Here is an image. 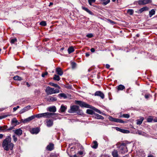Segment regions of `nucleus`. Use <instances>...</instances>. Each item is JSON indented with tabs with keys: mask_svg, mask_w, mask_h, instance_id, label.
<instances>
[{
	"mask_svg": "<svg viewBox=\"0 0 157 157\" xmlns=\"http://www.w3.org/2000/svg\"><path fill=\"white\" fill-rule=\"evenodd\" d=\"M152 120H153V119L152 118H148L147 119V121L148 122H151L152 121Z\"/></svg>",
	"mask_w": 157,
	"mask_h": 157,
	"instance_id": "13d9d810",
	"label": "nucleus"
},
{
	"mask_svg": "<svg viewBox=\"0 0 157 157\" xmlns=\"http://www.w3.org/2000/svg\"><path fill=\"white\" fill-rule=\"evenodd\" d=\"M48 110L50 112H55L56 111V108L55 106L49 107L48 108Z\"/></svg>",
	"mask_w": 157,
	"mask_h": 157,
	"instance_id": "f3484780",
	"label": "nucleus"
},
{
	"mask_svg": "<svg viewBox=\"0 0 157 157\" xmlns=\"http://www.w3.org/2000/svg\"><path fill=\"white\" fill-rule=\"evenodd\" d=\"M77 113L79 115H82L83 114L82 112V110H80L79 109L77 111Z\"/></svg>",
	"mask_w": 157,
	"mask_h": 157,
	"instance_id": "6e6d98bb",
	"label": "nucleus"
},
{
	"mask_svg": "<svg viewBox=\"0 0 157 157\" xmlns=\"http://www.w3.org/2000/svg\"><path fill=\"white\" fill-rule=\"evenodd\" d=\"M86 36L88 38H92L93 36V35L92 33H89L87 34Z\"/></svg>",
	"mask_w": 157,
	"mask_h": 157,
	"instance_id": "3c124183",
	"label": "nucleus"
},
{
	"mask_svg": "<svg viewBox=\"0 0 157 157\" xmlns=\"http://www.w3.org/2000/svg\"><path fill=\"white\" fill-rule=\"evenodd\" d=\"M79 107L77 105H73L71 107L70 109L68 110L69 113H72L78 110Z\"/></svg>",
	"mask_w": 157,
	"mask_h": 157,
	"instance_id": "39448f33",
	"label": "nucleus"
},
{
	"mask_svg": "<svg viewBox=\"0 0 157 157\" xmlns=\"http://www.w3.org/2000/svg\"><path fill=\"white\" fill-rule=\"evenodd\" d=\"M13 140L14 142H16L17 140V138L15 135H13L12 136Z\"/></svg>",
	"mask_w": 157,
	"mask_h": 157,
	"instance_id": "8fccbe9b",
	"label": "nucleus"
},
{
	"mask_svg": "<svg viewBox=\"0 0 157 157\" xmlns=\"http://www.w3.org/2000/svg\"><path fill=\"white\" fill-rule=\"evenodd\" d=\"M7 128V126L6 125H5L3 126H0V130L4 131L6 130Z\"/></svg>",
	"mask_w": 157,
	"mask_h": 157,
	"instance_id": "e433bc0d",
	"label": "nucleus"
},
{
	"mask_svg": "<svg viewBox=\"0 0 157 157\" xmlns=\"http://www.w3.org/2000/svg\"><path fill=\"white\" fill-rule=\"evenodd\" d=\"M75 103L76 104L78 105L80 107H85L87 108H91V106L90 105L86 102L80 101H75Z\"/></svg>",
	"mask_w": 157,
	"mask_h": 157,
	"instance_id": "7ed1b4c3",
	"label": "nucleus"
},
{
	"mask_svg": "<svg viewBox=\"0 0 157 157\" xmlns=\"http://www.w3.org/2000/svg\"><path fill=\"white\" fill-rule=\"evenodd\" d=\"M88 3L90 6L92 5V3L95 2V0H88Z\"/></svg>",
	"mask_w": 157,
	"mask_h": 157,
	"instance_id": "a18cd8bd",
	"label": "nucleus"
},
{
	"mask_svg": "<svg viewBox=\"0 0 157 157\" xmlns=\"http://www.w3.org/2000/svg\"><path fill=\"white\" fill-rule=\"evenodd\" d=\"M74 49L72 47H71L68 49V52L70 54L74 51Z\"/></svg>",
	"mask_w": 157,
	"mask_h": 157,
	"instance_id": "473e14b6",
	"label": "nucleus"
},
{
	"mask_svg": "<svg viewBox=\"0 0 157 157\" xmlns=\"http://www.w3.org/2000/svg\"><path fill=\"white\" fill-rule=\"evenodd\" d=\"M148 8L147 7H144L140 9L138 11V13H140L144 11L147 10Z\"/></svg>",
	"mask_w": 157,
	"mask_h": 157,
	"instance_id": "4be33fe9",
	"label": "nucleus"
},
{
	"mask_svg": "<svg viewBox=\"0 0 157 157\" xmlns=\"http://www.w3.org/2000/svg\"><path fill=\"white\" fill-rule=\"evenodd\" d=\"M31 106L30 105H28L24 107L23 109H21L19 112L20 114H22L30 109Z\"/></svg>",
	"mask_w": 157,
	"mask_h": 157,
	"instance_id": "9b49d317",
	"label": "nucleus"
},
{
	"mask_svg": "<svg viewBox=\"0 0 157 157\" xmlns=\"http://www.w3.org/2000/svg\"><path fill=\"white\" fill-rule=\"evenodd\" d=\"M57 100V98L56 97H54L52 96L48 98V100L49 101H54Z\"/></svg>",
	"mask_w": 157,
	"mask_h": 157,
	"instance_id": "5701e85b",
	"label": "nucleus"
},
{
	"mask_svg": "<svg viewBox=\"0 0 157 157\" xmlns=\"http://www.w3.org/2000/svg\"><path fill=\"white\" fill-rule=\"evenodd\" d=\"M71 65L73 69H74L76 67V63L74 62H72L71 63Z\"/></svg>",
	"mask_w": 157,
	"mask_h": 157,
	"instance_id": "a19ab883",
	"label": "nucleus"
},
{
	"mask_svg": "<svg viewBox=\"0 0 157 157\" xmlns=\"http://www.w3.org/2000/svg\"><path fill=\"white\" fill-rule=\"evenodd\" d=\"M92 145V147L93 148L96 149L98 147V144L97 141H93Z\"/></svg>",
	"mask_w": 157,
	"mask_h": 157,
	"instance_id": "aec40b11",
	"label": "nucleus"
},
{
	"mask_svg": "<svg viewBox=\"0 0 157 157\" xmlns=\"http://www.w3.org/2000/svg\"><path fill=\"white\" fill-rule=\"evenodd\" d=\"M115 122H119V123H124V122L122 120L120 119H118L117 118H115Z\"/></svg>",
	"mask_w": 157,
	"mask_h": 157,
	"instance_id": "c9c22d12",
	"label": "nucleus"
},
{
	"mask_svg": "<svg viewBox=\"0 0 157 157\" xmlns=\"http://www.w3.org/2000/svg\"><path fill=\"white\" fill-rule=\"evenodd\" d=\"M138 133L139 135H144L145 134V133L144 132H142V131H139L138 132Z\"/></svg>",
	"mask_w": 157,
	"mask_h": 157,
	"instance_id": "5fc2aeb1",
	"label": "nucleus"
},
{
	"mask_svg": "<svg viewBox=\"0 0 157 157\" xmlns=\"http://www.w3.org/2000/svg\"><path fill=\"white\" fill-rule=\"evenodd\" d=\"M56 71L57 72V74L61 76L63 74V71H62L60 67L56 68Z\"/></svg>",
	"mask_w": 157,
	"mask_h": 157,
	"instance_id": "2eb2a0df",
	"label": "nucleus"
},
{
	"mask_svg": "<svg viewBox=\"0 0 157 157\" xmlns=\"http://www.w3.org/2000/svg\"><path fill=\"white\" fill-rule=\"evenodd\" d=\"M54 144H52L50 143L47 146L46 149L48 151H51L54 149Z\"/></svg>",
	"mask_w": 157,
	"mask_h": 157,
	"instance_id": "4468645a",
	"label": "nucleus"
},
{
	"mask_svg": "<svg viewBox=\"0 0 157 157\" xmlns=\"http://www.w3.org/2000/svg\"><path fill=\"white\" fill-rule=\"evenodd\" d=\"M94 95L100 96L102 99H103L104 98V94L100 91H96L94 94Z\"/></svg>",
	"mask_w": 157,
	"mask_h": 157,
	"instance_id": "f8f14e48",
	"label": "nucleus"
},
{
	"mask_svg": "<svg viewBox=\"0 0 157 157\" xmlns=\"http://www.w3.org/2000/svg\"><path fill=\"white\" fill-rule=\"evenodd\" d=\"M17 41V40L16 38H14L13 39H12L11 40V43L13 44L15 42H16Z\"/></svg>",
	"mask_w": 157,
	"mask_h": 157,
	"instance_id": "603ef678",
	"label": "nucleus"
},
{
	"mask_svg": "<svg viewBox=\"0 0 157 157\" xmlns=\"http://www.w3.org/2000/svg\"><path fill=\"white\" fill-rule=\"evenodd\" d=\"M3 137V135L2 134H0V138L2 139Z\"/></svg>",
	"mask_w": 157,
	"mask_h": 157,
	"instance_id": "338daca9",
	"label": "nucleus"
},
{
	"mask_svg": "<svg viewBox=\"0 0 157 157\" xmlns=\"http://www.w3.org/2000/svg\"><path fill=\"white\" fill-rule=\"evenodd\" d=\"M52 114V113L49 112L42 113V117L49 118Z\"/></svg>",
	"mask_w": 157,
	"mask_h": 157,
	"instance_id": "ddd939ff",
	"label": "nucleus"
},
{
	"mask_svg": "<svg viewBox=\"0 0 157 157\" xmlns=\"http://www.w3.org/2000/svg\"><path fill=\"white\" fill-rule=\"evenodd\" d=\"M91 108L92 109H93L96 112H97L99 114H101V112L100 111V110H99V109L96 108L94 107H92L91 106Z\"/></svg>",
	"mask_w": 157,
	"mask_h": 157,
	"instance_id": "72a5a7b5",
	"label": "nucleus"
},
{
	"mask_svg": "<svg viewBox=\"0 0 157 157\" xmlns=\"http://www.w3.org/2000/svg\"><path fill=\"white\" fill-rule=\"evenodd\" d=\"M82 8L83 10L86 11V12L88 13L89 14L91 15H93L94 14L93 13L87 8L85 7L84 6H82Z\"/></svg>",
	"mask_w": 157,
	"mask_h": 157,
	"instance_id": "a211bd4d",
	"label": "nucleus"
},
{
	"mask_svg": "<svg viewBox=\"0 0 157 157\" xmlns=\"http://www.w3.org/2000/svg\"><path fill=\"white\" fill-rule=\"evenodd\" d=\"M155 10L154 9H152L149 12V16L150 17H151V16L155 14Z\"/></svg>",
	"mask_w": 157,
	"mask_h": 157,
	"instance_id": "c85d7f7f",
	"label": "nucleus"
},
{
	"mask_svg": "<svg viewBox=\"0 0 157 157\" xmlns=\"http://www.w3.org/2000/svg\"><path fill=\"white\" fill-rule=\"evenodd\" d=\"M119 148L120 152L122 154L124 153L126 151H127L126 144L125 143H121L120 145Z\"/></svg>",
	"mask_w": 157,
	"mask_h": 157,
	"instance_id": "20e7f679",
	"label": "nucleus"
},
{
	"mask_svg": "<svg viewBox=\"0 0 157 157\" xmlns=\"http://www.w3.org/2000/svg\"><path fill=\"white\" fill-rule=\"evenodd\" d=\"M86 56H88L90 55L89 54L87 53H86Z\"/></svg>",
	"mask_w": 157,
	"mask_h": 157,
	"instance_id": "774afa93",
	"label": "nucleus"
},
{
	"mask_svg": "<svg viewBox=\"0 0 157 157\" xmlns=\"http://www.w3.org/2000/svg\"><path fill=\"white\" fill-rule=\"evenodd\" d=\"M122 117L124 118H128L130 116L128 114H123L122 115Z\"/></svg>",
	"mask_w": 157,
	"mask_h": 157,
	"instance_id": "49530a36",
	"label": "nucleus"
},
{
	"mask_svg": "<svg viewBox=\"0 0 157 157\" xmlns=\"http://www.w3.org/2000/svg\"><path fill=\"white\" fill-rule=\"evenodd\" d=\"M12 124H13V125L15 126H16L18 124H19V123L18 122V121L17 120L16 118H13L11 121Z\"/></svg>",
	"mask_w": 157,
	"mask_h": 157,
	"instance_id": "6ab92c4d",
	"label": "nucleus"
},
{
	"mask_svg": "<svg viewBox=\"0 0 157 157\" xmlns=\"http://www.w3.org/2000/svg\"><path fill=\"white\" fill-rule=\"evenodd\" d=\"M121 132L124 133H128L129 132V131L128 130H126L122 129Z\"/></svg>",
	"mask_w": 157,
	"mask_h": 157,
	"instance_id": "79ce46f5",
	"label": "nucleus"
},
{
	"mask_svg": "<svg viewBox=\"0 0 157 157\" xmlns=\"http://www.w3.org/2000/svg\"><path fill=\"white\" fill-rule=\"evenodd\" d=\"M125 88L124 86L122 85H120L117 86L118 90H122Z\"/></svg>",
	"mask_w": 157,
	"mask_h": 157,
	"instance_id": "a878e982",
	"label": "nucleus"
},
{
	"mask_svg": "<svg viewBox=\"0 0 157 157\" xmlns=\"http://www.w3.org/2000/svg\"><path fill=\"white\" fill-rule=\"evenodd\" d=\"M50 84L52 86H53L54 87H58L59 88H60L59 86L56 84L51 83H50Z\"/></svg>",
	"mask_w": 157,
	"mask_h": 157,
	"instance_id": "37998d69",
	"label": "nucleus"
},
{
	"mask_svg": "<svg viewBox=\"0 0 157 157\" xmlns=\"http://www.w3.org/2000/svg\"><path fill=\"white\" fill-rule=\"evenodd\" d=\"M112 154L113 157H118V153L117 150H114L112 152Z\"/></svg>",
	"mask_w": 157,
	"mask_h": 157,
	"instance_id": "cd10ccee",
	"label": "nucleus"
},
{
	"mask_svg": "<svg viewBox=\"0 0 157 157\" xmlns=\"http://www.w3.org/2000/svg\"><path fill=\"white\" fill-rule=\"evenodd\" d=\"M26 84L28 87H29L30 86V85L29 84V83L28 82H26Z\"/></svg>",
	"mask_w": 157,
	"mask_h": 157,
	"instance_id": "0e129e2a",
	"label": "nucleus"
},
{
	"mask_svg": "<svg viewBox=\"0 0 157 157\" xmlns=\"http://www.w3.org/2000/svg\"><path fill=\"white\" fill-rule=\"evenodd\" d=\"M53 79L54 80L59 81L60 79V78L59 75H55L54 76V77H53Z\"/></svg>",
	"mask_w": 157,
	"mask_h": 157,
	"instance_id": "f704fd0d",
	"label": "nucleus"
},
{
	"mask_svg": "<svg viewBox=\"0 0 157 157\" xmlns=\"http://www.w3.org/2000/svg\"><path fill=\"white\" fill-rule=\"evenodd\" d=\"M13 127H10V128H9L8 129L7 128L6 129H7V130H10L13 129Z\"/></svg>",
	"mask_w": 157,
	"mask_h": 157,
	"instance_id": "052dcab7",
	"label": "nucleus"
},
{
	"mask_svg": "<svg viewBox=\"0 0 157 157\" xmlns=\"http://www.w3.org/2000/svg\"><path fill=\"white\" fill-rule=\"evenodd\" d=\"M46 126L48 127H51L53 125V121L51 119H47L46 120Z\"/></svg>",
	"mask_w": 157,
	"mask_h": 157,
	"instance_id": "1a4fd4ad",
	"label": "nucleus"
},
{
	"mask_svg": "<svg viewBox=\"0 0 157 157\" xmlns=\"http://www.w3.org/2000/svg\"><path fill=\"white\" fill-rule=\"evenodd\" d=\"M45 92L48 95H51L59 93V90L58 89H55L54 88H52L48 86L45 90Z\"/></svg>",
	"mask_w": 157,
	"mask_h": 157,
	"instance_id": "f03ea898",
	"label": "nucleus"
},
{
	"mask_svg": "<svg viewBox=\"0 0 157 157\" xmlns=\"http://www.w3.org/2000/svg\"><path fill=\"white\" fill-rule=\"evenodd\" d=\"M13 78L14 80H15L21 81L22 80V78L18 75H16V76H14Z\"/></svg>",
	"mask_w": 157,
	"mask_h": 157,
	"instance_id": "7c9ffc66",
	"label": "nucleus"
},
{
	"mask_svg": "<svg viewBox=\"0 0 157 157\" xmlns=\"http://www.w3.org/2000/svg\"><path fill=\"white\" fill-rule=\"evenodd\" d=\"M19 108H20V106H17L16 107H14L13 108V111H16L17 109Z\"/></svg>",
	"mask_w": 157,
	"mask_h": 157,
	"instance_id": "4d7b16f0",
	"label": "nucleus"
},
{
	"mask_svg": "<svg viewBox=\"0 0 157 157\" xmlns=\"http://www.w3.org/2000/svg\"><path fill=\"white\" fill-rule=\"evenodd\" d=\"M128 13L130 15H132L133 13V11L132 10L129 9L128 10Z\"/></svg>",
	"mask_w": 157,
	"mask_h": 157,
	"instance_id": "de8ad7c7",
	"label": "nucleus"
},
{
	"mask_svg": "<svg viewBox=\"0 0 157 157\" xmlns=\"http://www.w3.org/2000/svg\"><path fill=\"white\" fill-rule=\"evenodd\" d=\"M101 1L103 2L102 4L104 6H105L110 2V0H101Z\"/></svg>",
	"mask_w": 157,
	"mask_h": 157,
	"instance_id": "c756f323",
	"label": "nucleus"
},
{
	"mask_svg": "<svg viewBox=\"0 0 157 157\" xmlns=\"http://www.w3.org/2000/svg\"><path fill=\"white\" fill-rule=\"evenodd\" d=\"M106 67L107 68H109L110 67V65L108 64H106Z\"/></svg>",
	"mask_w": 157,
	"mask_h": 157,
	"instance_id": "e2e57ef3",
	"label": "nucleus"
},
{
	"mask_svg": "<svg viewBox=\"0 0 157 157\" xmlns=\"http://www.w3.org/2000/svg\"><path fill=\"white\" fill-rule=\"evenodd\" d=\"M40 25L42 26H45L47 24L45 21H42L40 23Z\"/></svg>",
	"mask_w": 157,
	"mask_h": 157,
	"instance_id": "c03bdc74",
	"label": "nucleus"
},
{
	"mask_svg": "<svg viewBox=\"0 0 157 157\" xmlns=\"http://www.w3.org/2000/svg\"><path fill=\"white\" fill-rule=\"evenodd\" d=\"M13 131L15 134L19 136H21L22 133V131L20 128L13 130Z\"/></svg>",
	"mask_w": 157,
	"mask_h": 157,
	"instance_id": "6e6552de",
	"label": "nucleus"
},
{
	"mask_svg": "<svg viewBox=\"0 0 157 157\" xmlns=\"http://www.w3.org/2000/svg\"><path fill=\"white\" fill-rule=\"evenodd\" d=\"M58 96L60 98H67V96L64 93H61L58 94Z\"/></svg>",
	"mask_w": 157,
	"mask_h": 157,
	"instance_id": "2f4dec72",
	"label": "nucleus"
},
{
	"mask_svg": "<svg viewBox=\"0 0 157 157\" xmlns=\"http://www.w3.org/2000/svg\"><path fill=\"white\" fill-rule=\"evenodd\" d=\"M94 115L95 116V118L98 119H101L103 120L104 119V117L97 113H94Z\"/></svg>",
	"mask_w": 157,
	"mask_h": 157,
	"instance_id": "412c9836",
	"label": "nucleus"
},
{
	"mask_svg": "<svg viewBox=\"0 0 157 157\" xmlns=\"http://www.w3.org/2000/svg\"><path fill=\"white\" fill-rule=\"evenodd\" d=\"M11 141V138L10 136H7L3 140L2 146L5 150L8 151L9 149L12 150L13 149L14 144Z\"/></svg>",
	"mask_w": 157,
	"mask_h": 157,
	"instance_id": "f257e3e1",
	"label": "nucleus"
},
{
	"mask_svg": "<svg viewBox=\"0 0 157 157\" xmlns=\"http://www.w3.org/2000/svg\"><path fill=\"white\" fill-rule=\"evenodd\" d=\"M108 21L110 22V23H114L113 21H112V20H111L109 19L108 20Z\"/></svg>",
	"mask_w": 157,
	"mask_h": 157,
	"instance_id": "69168bd1",
	"label": "nucleus"
},
{
	"mask_svg": "<svg viewBox=\"0 0 157 157\" xmlns=\"http://www.w3.org/2000/svg\"><path fill=\"white\" fill-rule=\"evenodd\" d=\"M89 157H96V156L94 153L91 151L90 152Z\"/></svg>",
	"mask_w": 157,
	"mask_h": 157,
	"instance_id": "58836bf2",
	"label": "nucleus"
},
{
	"mask_svg": "<svg viewBox=\"0 0 157 157\" xmlns=\"http://www.w3.org/2000/svg\"><path fill=\"white\" fill-rule=\"evenodd\" d=\"M144 120V118L143 117L140 118V119H138L137 120L136 124H137L140 125L141 124Z\"/></svg>",
	"mask_w": 157,
	"mask_h": 157,
	"instance_id": "393cba45",
	"label": "nucleus"
},
{
	"mask_svg": "<svg viewBox=\"0 0 157 157\" xmlns=\"http://www.w3.org/2000/svg\"><path fill=\"white\" fill-rule=\"evenodd\" d=\"M51 117L54 120L58 119H60L61 118V115L60 114H57L54 113H52Z\"/></svg>",
	"mask_w": 157,
	"mask_h": 157,
	"instance_id": "423d86ee",
	"label": "nucleus"
},
{
	"mask_svg": "<svg viewBox=\"0 0 157 157\" xmlns=\"http://www.w3.org/2000/svg\"><path fill=\"white\" fill-rule=\"evenodd\" d=\"M39 132V129L37 128H33L31 131V132L32 134H37Z\"/></svg>",
	"mask_w": 157,
	"mask_h": 157,
	"instance_id": "dca6fc26",
	"label": "nucleus"
},
{
	"mask_svg": "<svg viewBox=\"0 0 157 157\" xmlns=\"http://www.w3.org/2000/svg\"><path fill=\"white\" fill-rule=\"evenodd\" d=\"M151 2V0H140L138 1V3L139 5L147 4Z\"/></svg>",
	"mask_w": 157,
	"mask_h": 157,
	"instance_id": "0eeeda50",
	"label": "nucleus"
},
{
	"mask_svg": "<svg viewBox=\"0 0 157 157\" xmlns=\"http://www.w3.org/2000/svg\"><path fill=\"white\" fill-rule=\"evenodd\" d=\"M79 148H80V149H81V151H79L78 152V153L80 155H82L83 154V147H82V146L81 145H79Z\"/></svg>",
	"mask_w": 157,
	"mask_h": 157,
	"instance_id": "bb28decb",
	"label": "nucleus"
},
{
	"mask_svg": "<svg viewBox=\"0 0 157 157\" xmlns=\"http://www.w3.org/2000/svg\"><path fill=\"white\" fill-rule=\"evenodd\" d=\"M116 130L118 131H120V132H121V129L120 128H118V127H116Z\"/></svg>",
	"mask_w": 157,
	"mask_h": 157,
	"instance_id": "bf43d9fd",
	"label": "nucleus"
},
{
	"mask_svg": "<svg viewBox=\"0 0 157 157\" xmlns=\"http://www.w3.org/2000/svg\"><path fill=\"white\" fill-rule=\"evenodd\" d=\"M48 74V73L47 72H45L44 73H43L42 74V76L43 77H44L45 75H47Z\"/></svg>",
	"mask_w": 157,
	"mask_h": 157,
	"instance_id": "864d4df0",
	"label": "nucleus"
},
{
	"mask_svg": "<svg viewBox=\"0 0 157 157\" xmlns=\"http://www.w3.org/2000/svg\"><path fill=\"white\" fill-rule=\"evenodd\" d=\"M86 113L89 114H92L93 113V111L91 110L88 109L86 110Z\"/></svg>",
	"mask_w": 157,
	"mask_h": 157,
	"instance_id": "ea45409f",
	"label": "nucleus"
},
{
	"mask_svg": "<svg viewBox=\"0 0 157 157\" xmlns=\"http://www.w3.org/2000/svg\"><path fill=\"white\" fill-rule=\"evenodd\" d=\"M33 116L34 117V118H35V117L38 118L42 117V113L33 115Z\"/></svg>",
	"mask_w": 157,
	"mask_h": 157,
	"instance_id": "4c0bfd02",
	"label": "nucleus"
},
{
	"mask_svg": "<svg viewBox=\"0 0 157 157\" xmlns=\"http://www.w3.org/2000/svg\"><path fill=\"white\" fill-rule=\"evenodd\" d=\"M67 108V106H64L63 105H62L60 109V110L61 112H63L65 111Z\"/></svg>",
	"mask_w": 157,
	"mask_h": 157,
	"instance_id": "b1692460",
	"label": "nucleus"
},
{
	"mask_svg": "<svg viewBox=\"0 0 157 157\" xmlns=\"http://www.w3.org/2000/svg\"><path fill=\"white\" fill-rule=\"evenodd\" d=\"M109 119L110 121L114 122L115 118H113L111 116H109Z\"/></svg>",
	"mask_w": 157,
	"mask_h": 157,
	"instance_id": "09e8293b",
	"label": "nucleus"
},
{
	"mask_svg": "<svg viewBox=\"0 0 157 157\" xmlns=\"http://www.w3.org/2000/svg\"><path fill=\"white\" fill-rule=\"evenodd\" d=\"M90 51L92 52H95V50L94 48H92L90 49Z\"/></svg>",
	"mask_w": 157,
	"mask_h": 157,
	"instance_id": "680f3d73",
	"label": "nucleus"
},
{
	"mask_svg": "<svg viewBox=\"0 0 157 157\" xmlns=\"http://www.w3.org/2000/svg\"><path fill=\"white\" fill-rule=\"evenodd\" d=\"M34 119V117L33 116H32L31 117H30L28 118H27L26 119H25L23 120H21V121H22V122H23L24 123H28V122H29L30 121H31L32 120H33Z\"/></svg>",
	"mask_w": 157,
	"mask_h": 157,
	"instance_id": "9d476101",
	"label": "nucleus"
}]
</instances>
